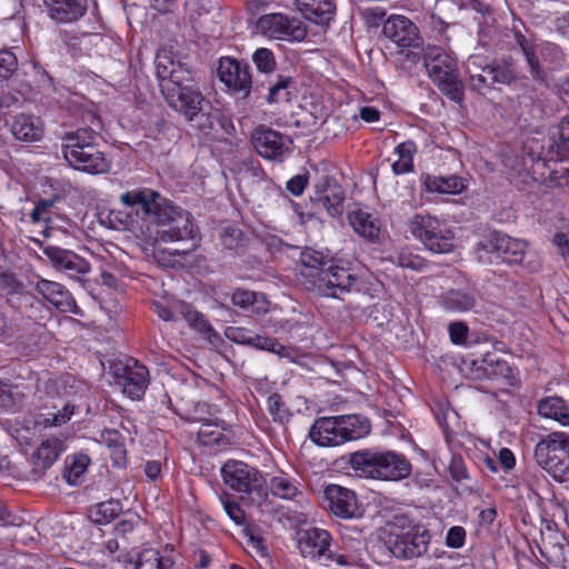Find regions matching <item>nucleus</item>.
<instances>
[{
	"label": "nucleus",
	"instance_id": "f257e3e1",
	"mask_svg": "<svg viewBox=\"0 0 569 569\" xmlns=\"http://www.w3.org/2000/svg\"><path fill=\"white\" fill-rule=\"evenodd\" d=\"M156 76L160 91L168 106L188 121L207 116L209 102L196 86L191 70L186 63L176 61L169 53H158Z\"/></svg>",
	"mask_w": 569,
	"mask_h": 569
},
{
	"label": "nucleus",
	"instance_id": "f03ea898",
	"mask_svg": "<svg viewBox=\"0 0 569 569\" xmlns=\"http://www.w3.org/2000/svg\"><path fill=\"white\" fill-rule=\"evenodd\" d=\"M348 463L357 476L371 479L401 480L411 473L409 460L393 451H356L348 456Z\"/></svg>",
	"mask_w": 569,
	"mask_h": 569
},
{
	"label": "nucleus",
	"instance_id": "7ed1b4c3",
	"mask_svg": "<svg viewBox=\"0 0 569 569\" xmlns=\"http://www.w3.org/2000/svg\"><path fill=\"white\" fill-rule=\"evenodd\" d=\"M387 528L385 545L393 557L411 560L428 551L431 538L429 530L413 525L407 517L396 516Z\"/></svg>",
	"mask_w": 569,
	"mask_h": 569
},
{
	"label": "nucleus",
	"instance_id": "20e7f679",
	"mask_svg": "<svg viewBox=\"0 0 569 569\" xmlns=\"http://www.w3.org/2000/svg\"><path fill=\"white\" fill-rule=\"evenodd\" d=\"M535 460L556 481H569V436L551 432L535 447Z\"/></svg>",
	"mask_w": 569,
	"mask_h": 569
},
{
	"label": "nucleus",
	"instance_id": "39448f33",
	"mask_svg": "<svg viewBox=\"0 0 569 569\" xmlns=\"http://www.w3.org/2000/svg\"><path fill=\"white\" fill-rule=\"evenodd\" d=\"M157 241H180L193 238V223L188 211L162 198L151 213Z\"/></svg>",
	"mask_w": 569,
	"mask_h": 569
},
{
	"label": "nucleus",
	"instance_id": "423d86ee",
	"mask_svg": "<svg viewBox=\"0 0 569 569\" xmlns=\"http://www.w3.org/2000/svg\"><path fill=\"white\" fill-rule=\"evenodd\" d=\"M569 156V144H549V151L546 156L541 152H535L528 144H517L516 149H509L502 152V163L506 168L515 171L522 177V182H533L535 179L528 172V163L536 161H562Z\"/></svg>",
	"mask_w": 569,
	"mask_h": 569
},
{
	"label": "nucleus",
	"instance_id": "0eeeda50",
	"mask_svg": "<svg viewBox=\"0 0 569 569\" xmlns=\"http://www.w3.org/2000/svg\"><path fill=\"white\" fill-rule=\"evenodd\" d=\"M410 233L436 253H448L453 249L452 233L440 221L429 214H415L408 221Z\"/></svg>",
	"mask_w": 569,
	"mask_h": 569
},
{
	"label": "nucleus",
	"instance_id": "6e6552de",
	"mask_svg": "<svg viewBox=\"0 0 569 569\" xmlns=\"http://www.w3.org/2000/svg\"><path fill=\"white\" fill-rule=\"evenodd\" d=\"M309 290L320 296L341 299L342 295L359 291V277L350 269L330 263L327 269L317 271Z\"/></svg>",
	"mask_w": 569,
	"mask_h": 569
},
{
	"label": "nucleus",
	"instance_id": "1a4fd4ad",
	"mask_svg": "<svg viewBox=\"0 0 569 569\" xmlns=\"http://www.w3.org/2000/svg\"><path fill=\"white\" fill-rule=\"evenodd\" d=\"M331 535L319 528H310L299 535L298 547L305 558L321 562L336 561L341 566H350L355 559L347 555H336L331 549Z\"/></svg>",
	"mask_w": 569,
	"mask_h": 569
},
{
	"label": "nucleus",
	"instance_id": "9d476101",
	"mask_svg": "<svg viewBox=\"0 0 569 569\" xmlns=\"http://www.w3.org/2000/svg\"><path fill=\"white\" fill-rule=\"evenodd\" d=\"M478 259L492 263L502 260L507 263H521L525 258L526 242L507 234L493 232L488 239L477 244Z\"/></svg>",
	"mask_w": 569,
	"mask_h": 569
},
{
	"label": "nucleus",
	"instance_id": "9b49d317",
	"mask_svg": "<svg viewBox=\"0 0 569 569\" xmlns=\"http://www.w3.org/2000/svg\"><path fill=\"white\" fill-rule=\"evenodd\" d=\"M257 27L269 39L299 42L307 37V28L300 20L282 13L260 17Z\"/></svg>",
	"mask_w": 569,
	"mask_h": 569
},
{
	"label": "nucleus",
	"instance_id": "f8f14e48",
	"mask_svg": "<svg viewBox=\"0 0 569 569\" xmlns=\"http://www.w3.org/2000/svg\"><path fill=\"white\" fill-rule=\"evenodd\" d=\"M63 158L74 169L88 173H104L110 168V161L103 152L96 149V144H64Z\"/></svg>",
	"mask_w": 569,
	"mask_h": 569
},
{
	"label": "nucleus",
	"instance_id": "ddd939ff",
	"mask_svg": "<svg viewBox=\"0 0 569 569\" xmlns=\"http://www.w3.org/2000/svg\"><path fill=\"white\" fill-rule=\"evenodd\" d=\"M111 368L123 393L132 400H140L150 383L148 368L134 359H129L127 363H117Z\"/></svg>",
	"mask_w": 569,
	"mask_h": 569
},
{
	"label": "nucleus",
	"instance_id": "4468645a",
	"mask_svg": "<svg viewBox=\"0 0 569 569\" xmlns=\"http://www.w3.org/2000/svg\"><path fill=\"white\" fill-rule=\"evenodd\" d=\"M218 77L229 91L248 98L252 87L250 67L231 57L219 60Z\"/></svg>",
	"mask_w": 569,
	"mask_h": 569
},
{
	"label": "nucleus",
	"instance_id": "2eb2a0df",
	"mask_svg": "<svg viewBox=\"0 0 569 569\" xmlns=\"http://www.w3.org/2000/svg\"><path fill=\"white\" fill-rule=\"evenodd\" d=\"M345 190L336 178L323 174L315 184L311 202L325 209L329 216L338 217L343 212Z\"/></svg>",
	"mask_w": 569,
	"mask_h": 569
},
{
	"label": "nucleus",
	"instance_id": "dca6fc26",
	"mask_svg": "<svg viewBox=\"0 0 569 569\" xmlns=\"http://www.w3.org/2000/svg\"><path fill=\"white\" fill-rule=\"evenodd\" d=\"M221 472L226 485L238 492L250 493L260 487L259 471L242 461H227Z\"/></svg>",
	"mask_w": 569,
	"mask_h": 569
},
{
	"label": "nucleus",
	"instance_id": "f3484780",
	"mask_svg": "<svg viewBox=\"0 0 569 569\" xmlns=\"http://www.w3.org/2000/svg\"><path fill=\"white\" fill-rule=\"evenodd\" d=\"M383 34L398 47L415 48L421 46L418 28L412 21L403 16H392L382 28Z\"/></svg>",
	"mask_w": 569,
	"mask_h": 569
},
{
	"label": "nucleus",
	"instance_id": "a211bd4d",
	"mask_svg": "<svg viewBox=\"0 0 569 569\" xmlns=\"http://www.w3.org/2000/svg\"><path fill=\"white\" fill-rule=\"evenodd\" d=\"M325 496L329 502L330 511L340 518L350 519L361 516L356 493L345 487L330 485L325 490Z\"/></svg>",
	"mask_w": 569,
	"mask_h": 569
},
{
	"label": "nucleus",
	"instance_id": "6ab92c4d",
	"mask_svg": "<svg viewBox=\"0 0 569 569\" xmlns=\"http://www.w3.org/2000/svg\"><path fill=\"white\" fill-rule=\"evenodd\" d=\"M54 269L67 272L70 277L86 274L90 271V263L74 253L56 246H48L43 250Z\"/></svg>",
	"mask_w": 569,
	"mask_h": 569
},
{
	"label": "nucleus",
	"instance_id": "aec40b11",
	"mask_svg": "<svg viewBox=\"0 0 569 569\" xmlns=\"http://www.w3.org/2000/svg\"><path fill=\"white\" fill-rule=\"evenodd\" d=\"M34 289L60 311L76 312L77 303L69 290L61 283L40 279L36 283Z\"/></svg>",
	"mask_w": 569,
	"mask_h": 569
},
{
	"label": "nucleus",
	"instance_id": "412c9836",
	"mask_svg": "<svg viewBox=\"0 0 569 569\" xmlns=\"http://www.w3.org/2000/svg\"><path fill=\"white\" fill-rule=\"evenodd\" d=\"M310 439L321 447H335L343 443L338 416L316 420L309 431Z\"/></svg>",
	"mask_w": 569,
	"mask_h": 569
},
{
	"label": "nucleus",
	"instance_id": "4be33fe9",
	"mask_svg": "<svg viewBox=\"0 0 569 569\" xmlns=\"http://www.w3.org/2000/svg\"><path fill=\"white\" fill-rule=\"evenodd\" d=\"M51 19L59 23H70L87 12L86 0H43Z\"/></svg>",
	"mask_w": 569,
	"mask_h": 569
},
{
	"label": "nucleus",
	"instance_id": "5701e85b",
	"mask_svg": "<svg viewBox=\"0 0 569 569\" xmlns=\"http://www.w3.org/2000/svg\"><path fill=\"white\" fill-rule=\"evenodd\" d=\"M430 79L443 96L456 103H462L465 99V86L460 79L457 64H455L453 68L436 73L430 77Z\"/></svg>",
	"mask_w": 569,
	"mask_h": 569
},
{
	"label": "nucleus",
	"instance_id": "b1692460",
	"mask_svg": "<svg viewBox=\"0 0 569 569\" xmlns=\"http://www.w3.org/2000/svg\"><path fill=\"white\" fill-rule=\"evenodd\" d=\"M302 16L317 24L327 26L336 14L335 0H296Z\"/></svg>",
	"mask_w": 569,
	"mask_h": 569
},
{
	"label": "nucleus",
	"instance_id": "393cba45",
	"mask_svg": "<svg viewBox=\"0 0 569 569\" xmlns=\"http://www.w3.org/2000/svg\"><path fill=\"white\" fill-rule=\"evenodd\" d=\"M11 132L17 140L37 142L43 137V124L39 118L21 113L14 118Z\"/></svg>",
	"mask_w": 569,
	"mask_h": 569
},
{
	"label": "nucleus",
	"instance_id": "a878e982",
	"mask_svg": "<svg viewBox=\"0 0 569 569\" xmlns=\"http://www.w3.org/2000/svg\"><path fill=\"white\" fill-rule=\"evenodd\" d=\"M477 298L471 289H450L441 297V306L452 312H466L472 310Z\"/></svg>",
	"mask_w": 569,
	"mask_h": 569
},
{
	"label": "nucleus",
	"instance_id": "bb28decb",
	"mask_svg": "<svg viewBox=\"0 0 569 569\" xmlns=\"http://www.w3.org/2000/svg\"><path fill=\"white\" fill-rule=\"evenodd\" d=\"M343 443L366 437L371 429L370 421L360 415L338 416Z\"/></svg>",
	"mask_w": 569,
	"mask_h": 569
},
{
	"label": "nucleus",
	"instance_id": "cd10ccee",
	"mask_svg": "<svg viewBox=\"0 0 569 569\" xmlns=\"http://www.w3.org/2000/svg\"><path fill=\"white\" fill-rule=\"evenodd\" d=\"M62 450L63 442L60 439L51 438L43 440L32 455L34 468L40 471L50 468Z\"/></svg>",
	"mask_w": 569,
	"mask_h": 569
},
{
	"label": "nucleus",
	"instance_id": "c85d7f7f",
	"mask_svg": "<svg viewBox=\"0 0 569 569\" xmlns=\"http://www.w3.org/2000/svg\"><path fill=\"white\" fill-rule=\"evenodd\" d=\"M456 61L440 47L428 44L423 50V67L429 77L455 67Z\"/></svg>",
	"mask_w": 569,
	"mask_h": 569
},
{
	"label": "nucleus",
	"instance_id": "c756f323",
	"mask_svg": "<svg viewBox=\"0 0 569 569\" xmlns=\"http://www.w3.org/2000/svg\"><path fill=\"white\" fill-rule=\"evenodd\" d=\"M540 416L553 419L563 426L569 425V407L560 397H547L538 403Z\"/></svg>",
	"mask_w": 569,
	"mask_h": 569
},
{
	"label": "nucleus",
	"instance_id": "7c9ffc66",
	"mask_svg": "<svg viewBox=\"0 0 569 569\" xmlns=\"http://www.w3.org/2000/svg\"><path fill=\"white\" fill-rule=\"evenodd\" d=\"M513 38L526 58L532 78L541 80L543 72L541 70L539 59L536 56V48L532 40L528 39L520 30L516 28H513Z\"/></svg>",
	"mask_w": 569,
	"mask_h": 569
},
{
	"label": "nucleus",
	"instance_id": "2f4dec72",
	"mask_svg": "<svg viewBox=\"0 0 569 569\" xmlns=\"http://www.w3.org/2000/svg\"><path fill=\"white\" fill-rule=\"evenodd\" d=\"M482 72L490 77V84H510L517 80V71L513 63L497 61L482 67Z\"/></svg>",
	"mask_w": 569,
	"mask_h": 569
},
{
	"label": "nucleus",
	"instance_id": "473e14b6",
	"mask_svg": "<svg viewBox=\"0 0 569 569\" xmlns=\"http://www.w3.org/2000/svg\"><path fill=\"white\" fill-rule=\"evenodd\" d=\"M162 197L156 192L150 191L148 194L144 191H128L121 196V201L128 207L140 206L141 210L151 214L153 210L157 208Z\"/></svg>",
	"mask_w": 569,
	"mask_h": 569
},
{
	"label": "nucleus",
	"instance_id": "72a5a7b5",
	"mask_svg": "<svg viewBox=\"0 0 569 569\" xmlns=\"http://www.w3.org/2000/svg\"><path fill=\"white\" fill-rule=\"evenodd\" d=\"M90 463V458L84 453L73 455L66 459L63 479L72 486L79 485Z\"/></svg>",
	"mask_w": 569,
	"mask_h": 569
},
{
	"label": "nucleus",
	"instance_id": "f704fd0d",
	"mask_svg": "<svg viewBox=\"0 0 569 569\" xmlns=\"http://www.w3.org/2000/svg\"><path fill=\"white\" fill-rule=\"evenodd\" d=\"M174 310L177 315L181 316L194 330L201 333L212 331V328L204 316L196 310L191 305L183 301H177L174 302Z\"/></svg>",
	"mask_w": 569,
	"mask_h": 569
},
{
	"label": "nucleus",
	"instance_id": "c9c22d12",
	"mask_svg": "<svg viewBox=\"0 0 569 569\" xmlns=\"http://www.w3.org/2000/svg\"><path fill=\"white\" fill-rule=\"evenodd\" d=\"M350 223L357 233L369 240H375L379 236V226L370 213L363 211L353 212L350 214Z\"/></svg>",
	"mask_w": 569,
	"mask_h": 569
},
{
	"label": "nucleus",
	"instance_id": "e433bc0d",
	"mask_svg": "<svg viewBox=\"0 0 569 569\" xmlns=\"http://www.w3.org/2000/svg\"><path fill=\"white\" fill-rule=\"evenodd\" d=\"M426 188L432 192L439 193H460L465 189V183L457 176L450 177H427Z\"/></svg>",
	"mask_w": 569,
	"mask_h": 569
},
{
	"label": "nucleus",
	"instance_id": "4c0bfd02",
	"mask_svg": "<svg viewBox=\"0 0 569 569\" xmlns=\"http://www.w3.org/2000/svg\"><path fill=\"white\" fill-rule=\"evenodd\" d=\"M23 335L22 318L8 316L0 311V341L10 343L21 339Z\"/></svg>",
	"mask_w": 569,
	"mask_h": 569
},
{
	"label": "nucleus",
	"instance_id": "58836bf2",
	"mask_svg": "<svg viewBox=\"0 0 569 569\" xmlns=\"http://www.w3.org/2000/svg\"><path fill=\"white\" fill-rule=\"evenodd\" d=\"M300 261L306 269L302 271V274L312 278V280H315L317 271H322L330 264V261H328L321 252L310 248L301 252Z\"/></svg>",
	"mask_w": 569,
	"mask_h": 569
},
{
	"label": "nucleus",
	"instance_id": "ea45409f",
	"mask_svg": "<svg viewBox=\"0 0 569 569\" xmlns=\"http://www.w3.org/2000/svg\"><path fill=\"white\" fill-rule=\"evenodd\" d=\"M122 512V505L119 500H108L100 502L90 511V518L93 522L102 525L108 523Z\"/></svg>",
	"mask_w": 569,
	"mask_h": 569
},
{
	"label": "nucleus",
	"instance_id": "a19ab883",
	"mask_svg": "<svg viewBox=\"0 0 569 569\" xmlns=\"http://www.w3.org/2000/svg\"><path fill=\"white\" fill-rule=\"evenodd\" d=\"M270 490L273 496L282 499H293L301 496L296 483L286 476H277L270 480Z\"/></svg>",
	"mask_w": 569,
	"mask_h": 569
},
{
	"label": "nucleus",
	"instance_id": "79ce46f5",
	"mask_svg": "<svg viewBox=\"0 0 569 569\" xmlns=\"http://www.w3.org/2000/svg\"><path fill=\"white\" fill-rule=\"evenodd\" d=\"M23 283L13 273H0V291L8 303L12 305L16 296H23Z\"/></svg>",
	"mask_w": 569,
	"mask_h": 569
},
{
	"label": "nucleus",
	"instance_id": "37998d69",
	"mask_svg": "<svg viewBox=\"0 0 569 569\" xmlns=\"http://www.w3.org/2000/svg\"><path fill=\"white\" fill-rule=\"evenodd\" d=\"M267 407L269 413L272 416L273 421L283 425L290 420L291 412L280 395L272 393L269 396L267 399Z\"/></svg>",
	"mask_w": 569,
	"mask_h": 569
},
{
	"label": "nucleus",
	"instance_id": "c03bdc74",
	"mask_svg": "<svg viewBox=\"0 0 569 569\" xmlns=\"http://www.w3.org/2000/svg\"><path fill=\"white\" fill-rule=\"evenodd\" d=\"M220 240L228 250H238L246 243L244 233L236 224L224 227L220 233Z\"/></svg>",
	"mask_w": 569,
	"mask_h": 569
},
{
	"label": "nucleus",
	"instance_id": "a18cd8bd",
	"mask_svg": "<svg viewBox=\"0 0 569 569\" xmlns=\"http://www.w3.org/2000/svg\"><path fill=\"white\" fill-rule=\"evenodd\" d=\"M258 71L270 73L276 70L277 62L273 52L268 48H259L252 54Z\"/></svg>",
	"mask_w": 569,
	"mask_h": 569
},
{
	"label": "nucleus",
	"instance_id": "49530a36",
	"mask_svg": "<svg viewBox=\"0 0 569 569\" xmlns=\"http://www.w3.org/2000/svg\"><path fill=\"white\" fill-rule=\"evenodd\" d=\"M231 301L234 306L243 310L252 308L256 312L260 311L259 307H254L258 302V295L254 291L237 289L231 296Z\"/></svg>",
	"mask_w": 569,
	"mask_h": 569
},
{
	"label": "nucleus",
	"instance_id": "de8ad7c7",
	"mask_svg": "<svg viewBox=\"0 0 569 569\" xmlns=\"http://www.w3.org/2000/svg\"><path fill=\"white\" fill-rule=\"evenodd\" d=\"M250 346L260 349V350H267L280 356H287V349L284 346L280 345L277 339L259 336V335H252L251 343Z\"/></svg>",
	"mask_w": 569,
	"mask_h": 569
},
{
	"label": "nucleus",
	"instance_id": "09e8293b",
	"mask_svg": "<svg viewBox=\"0 0 569 569\" xmlns=\"http://www.w3.org/2000/svg\"><path fill=\"white\" fill-rule=\"evenodd\" d=\"M136 569H162V559L154 549H146L138 556Z\"/></svg>",
	"mask_w": 569,
	"mask_h": 569
},
{
	"label": "nucleus",
	"instance_id": "8fccbe9b",
	"mask_svg": "<svg viewBox=\"0 0 569 569\" xmlns=\"http://www.w3.org/2000/svg\"><path fill=\"white\" fill-rule=\"evenodd\" d=\"M485 376L488 379H503L507 380L511 385V380L513 379V371L511 367L501 359L495 360V363L491 368H486Z\"/></svg>",
	"mask_w": 569,
	"mask_h": 569
},
{
	"label": "nucleus",
	"instance_id": "3c124183",
	"mask_svg": "<svg viewBox=\"0 0 569 569\" xmlns=\"http://www.w3.org/2000/svg\"><path fill=\"white\" fill-rule=\"evenodd\" d=\"M283 134L270 127L260 124L251 131V142H279Z\"/></svg>",
	"mask_w": 569,
	"mask_h": 569
},
{
	"label": "nucleus",
	"instance_id": "603ef678",
	"mask_svg": "<svg viewBox=\"0 0 569 569\" xmlns=\"http://www.w3.org/2000/svg\"><path fill=\"white\" fill-rule=\"evenodd\" d=\"M18 60L9 50H0V81L7 80L17 70Z\"/></svg>",
	"mask_w": 569,
	"mask_h": 569
},
{
	"label": "nucleus",
	"instance_id": "864d4df0",
	"mask_svg": "<svg viewBox=\"0 0 569 569\" xmlns=\"http://www.w3.org/2000/svg\"><path fill=\"white\" fill-rule=\"evenodd\" d=\"M448 471L456 482H461L470 478L466 463L461 456L453 455L450 459Z\"/></svg>",
	"mask_w": 569,
	"mask_h": 569
},
{
	"label": "nucleus",
	"instance_id": "5fc2aeb1",
	"mask_svg": "<svg viewBox=\"0 0 569 569\" xmlns=\"http://www.w3.org/2000/svg\"><path fill=\"white\" fill-rule=\"evenodd\" d=\"M291 83V77L280 76L278 80L269 87V92L267 96L268 102L273 103L279 101L281 92H283V96H288L289 92L287 91V89Z\"/></svg>",
	"mask_w": 569,
	"mask_h": 569
},
{
	"label": "nucleus",
	"instance_id": "6e6d98bb",
	"mask_svg": "<svg viewBox=\"0 0 569 569\" xmlns=\"http://www.w3.org/2000/svg\"><path fill=\"white\" fill-rule=\"evenodd\" d=\"M74 410L76 407L73 405H64L61 410L49 415V417L44 419V425L50 427L62 426L71 419V417L74 415Z\"/></svg>",
	"mask_w": 569,
	"mask_h": 569
},
{
	"label": "nucleus",
	"instance_id": "4d7b16f0",
	"mask_svg": "<svg viewBox=\"0 0 569 569\" xmlns=\"http://www.w3.org/2000/svg\"><path fill=\"white\" fill-rule=\"evenodd\" d=\"M257 153L268 160L282 161L284 144H253Z\"/></svg>",
	"mask_w": 569,
	"mask_h": 569
},
{
	"label": "nucleus",
	"instance_id": "13d9d810",
	"mask_svg": "<svg viewBox=\"0 0 569 569\" xmlns=\"http://www.w3.org/2000/svg\"><path fill=\"white\" fill-rule=\"evenodd\" d=\"M243 533L247 537V543L256 549L261 556L268 555L267 546L264 545V540L261 536H259L254 528L247 526L243 529Z\"/></svg>",
	"mask_w": 569,
	"mask_h": 569
},
{
	"label": "nucleus",
	"instance_id": "bf43d9fd",
	"mask_svg": "<svg viewBox=\"0 0 569 569\" xmlns=\"http://www.w3.org/2000/svg\"><path fill=\"white\" fill-rule=\"evenodd\" d=\"M551 142H569V116L550 129Z\"/></svg>",
	"mask_w": 569,
	"mask_h": 569
},
{
	"label": "nucleus",
	"instance_id": "052dcab7",
	"mask_svg": "<svg viewBox=\"0 0 569 569\" xmlns=\"http://www.w3.org/2000/svg\"><path fill=\"white\" fill-rule=\"evenodd\" d=\"M226 336L229 340L241 343V345H248L251 343L252 333L246 329V328H228L226 331Z\"/></svg>",
	"mask_w": 569,
	"mask_h": 569
},
{
	"label": "nucleus",
	"instance_id": "680f3d73",
	"mask_svg": "<svg viewBox=\"0 0 569 569\" xmlns=\"http://www.w3.org/2000/svg\"><path fill=\"white\" fill-rule=\"evenodd\" d=\"M450 339L455 345H461L466 341L468 335V327L465 322L457 321L449 326Z\"/></svg>",
	"mask_w": 569,
	"mask_h": 569
},
{
	"label": "nucleus",
	"instance_id": "e2e57ef3",
	"mask_svg": "<svg viewBox=\"0 0 569 569\" xmlns=\"http://www.w3.org/2000/svg\"><path fill=\"white\" fill-rule=\"evenodd\" d=\"M466 531L462 527H452L449 529L446 538V543L451 548H459L463 545Z\"/></svg>",
	"mask_w": 569,
	"mask_h": 569
},
{
	"label": "nucleus",
	"instance_id": "0e129e2a",
	"mask_svg": "<svg viewBox=\"0 0 569 569\" xmlns=\"http://www.w3.org/2000/svg\"><path fill=\"white\" fill-rule=\"evenodd\" d=\"M423 50L425 48H420V46L415 48H405L400 51V57L402 59V62L410 63V64H417L419 62L423 63Z\"/></svg>",
	"mask_w": 569,
	"mask_h": 569
},
{
	"label": "nucleus",
	"instance_id": "69168bd1",
	"mask_svg": "<svg viewBox=\"0 0 569 569\" xmlns=\"http://www.w3.org/2000/svg\"><path fill=\"white\" fill-rule=\"evenodd\" d=\"M223 508L227 515L233 520L237 525H242L244 521V512L239 506V503L230 500H223Z\"/></svg>",
	"mask_w": 569,
	"mask_h": 569
},
{
	"label": "nucleus",
	"instance_id": "338daca9",
	"mask_svg": "<svg viewBox=\"0 0 569 569\" xmlns=\"http://www.w3.org/2000/svg\"><path fill=\"white\" fill-rule=\"evenodd\" d=\"M308 184L306 174H297L287 182V190L293 196H300Z\"/></svg>",
	"mask_w": 569,
	"mask_h": 569
},
{
	"label": "nucleus",
	"instance_id": "774afa93",
	"mask_svg": "<svg viewBox=\"0 0 569 569\" xmlns=\"http://www.w3.org/2000/svg\"><path fill=\"white\" fill-rule=\"evenodd\" d=\"M540 54L543 60L550 62L557 61L560 58V48L551 42H545L540 44Z\"/></svg>",
	"mask_w": 569,
	"mask_h": 569
}]
</instances>
